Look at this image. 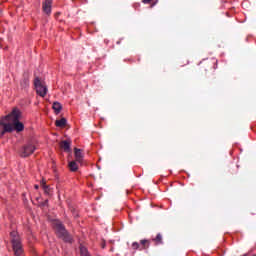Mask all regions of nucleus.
<instances>
[{"instance_id": "f257e3e1", "label": "nucleus", "mask_w": 256, "mask_h": 256, "mask_svg": "<svg viewBox=\"0 0 256 256\" xmlns=\"http://www.w3.org/2000/svg\"><path fill=\"white\" fill-rule=\"evenodd\" d=\"M21 117H23L21 110L18 108H13L11 113L0 118V138L6 133H21L25 130V125L21 122Z\"/></svg>"}, {"instance_id": "f03ea898", "label": "nucleus", "mask_w": 256, "mask_h": 256, "mask_svg": "<svg viewBox=\"0 0 256 256\" xmlns=\"http://www.w3.org/2000/svg\"><path fill=\"white\" fill-rule=\"evenodd\" d=\"M53 225L56 235L57 237H59V239H62V241H64L65 243H73V236L69 234L67 229H65V225H63L61 221L55 220Z\"/></svg>"}, {"instance_id": "7ed1b4c3", "label": "nucleus", "mask_w": 256, "mask_h": 256, "mask_svg": "<svg viewBox=\"0 0 256 256\" xmlns=\"http://www.w3.org/2000/svg\"><path fill=\"white\" fill-rule=\"evenodd\" d=\"M10 239L14 255L24 256L25 254L23 252V244H21V237L19 236V233H17L16 231H12L10 233Z\"/></svg>"}, {"instance_id": "20e7f679", "label": "nucleus", "mask_w": 256, "mask_h": 256, "mask_svg": "<svg viewBox=\"0 0 256 256\" xmlns=\"http://www.w3.org/2000/svg\"><path fill=\"white\" fill-rule=\"evenodd\" d=\"M35 149H37V146H35L34 142H28L26 144H24L20 151H19V155L20 157H30V155H33V153H35Z\"/></svg>"}, {"instance_id": "39448f33", "label": "nucleus", "mask_w": 256, "mask_h": 256, "mask_svg": "<svg viewBox=\"0 0 256 256\" xmlns=\"http://www.w3.org/2000/svg\"><path fill=\"white\" fill-rule=\"evenodd\" d=\"M34 86L37 95H39L40 97H45L47 95V86L43 85V82H41V79L39 77H36L34 79Z\"/></svg>"}, {"instance_id": "423d86ee", "label": "nucleus", "mask_w": 256, "mask_h": 256, "mask_svg": "<svg viewBox=\"0 0 256 256\" xmlns=\"http://www.w3.org/2000/svg\"><path fill=\"white\" fill-rule=\"evenodd\" d=\"M51 5H53V0H44L42 3V11L46 15H51Z\"/></svg>"}, {"instance_id": "0eeeda50", "label": "nucleus", "mask_w": 256, "mask_h": 256, "mask_svg": "<svg viewBox=\"0 0 256 256\" xmlns=\"http://www.w3.org/2000/svg\"><path fill=\"white\" fill-rule=\"evenodd\" d=\"M60 148L65 151V153H71V140H63L60 142Z\"/></svg>"}, {"instance_id": "6e6552de", "label": "nucleus", "mask_w": 256, "mask_h": 256, "mask_svg": "<svg viewBox=\"0 0 256 256\" xmlns=\"http://www.w3.org/2000/svg\"><path fill=\"white\" fill-rule=\"evenodd\" d=\"M74 155L77 163H82L83 162V151L79 148L74 149Z\"/></svg>"}, {"instance_id": "1a4fd4ad", "label": "nucleus", "mask_w": 256, "mask_h": 256, "mask_svg": "<svg viewBox=\"0 0 256 256\" xmlns=\"http://www.w3.org/2000/svg\"><path fill=\"white\" fill-rule=\"evenodd\" d=\"M52 109H54L55 113L59 115V113H61V109H63V106L59 102H54Z\"/></svg>"}, {"instance_id": "9d476101", "label": "nucleus", "mask_w": 256, "mask_h": 256, "mask_svg": "<svg viewBox=\"0 0 256 256\" xmlns=\"http://www.w3.org/2000/svg\"><path fill=\"white\" fill-rule=\"evenodd\" d=\"M149 245H151V242L149 240H141L140 241V251H143L145 249H147L149 247Z\"/></svg>"}, {"instance_id": "9b49d317", "label": "nucleus", "mask_w": 256, "mask_h": 256, "mask_svg": "<svg viewBox=\"0 0 256 256\" xmlns=\"http://www.w3.org/2000/svg\"><path fill=\"white\" fill-rule=\"evenodd\" d=\"M152 241H154L156 245H163V235H161V233H158L157 236L152 239Z\"/></svg>"}, {"instance_id": "f8f14e48", "label": "nucleus", "mask_w": 256, "mask_h": 256, "mask_svg": "<svg viewBox=\"0 0 256 256\" xmlns=\"http://www.w3.org/2000/svg\"><path fill=\"white\" fill-rule=\"evenodd\" d=\"M55 125H56V127L63 128V127H65V125H67V119L61 118L60 120H56Z\"/></svg>"}, {"instance_id": "ddd939ff", "label": "nucleus", "mask_w": 256, "mask_h": 256, "mask_svg": "<svg viewBox=\"0 0 256 256\" xmlns=\"http://www.w3.org/2000/svg\"><path fill=\"white\" fill-rule=\"evenodd\" d=\"M68 167H69L70 171H73V172H75V171H77V169H79V166L77 165V162H75V161L69 162Z\"/></svg>"}, {"instance_id": "4468645a", "label": "nucleus", "mask_w": 256, "mask_h": 256, "mask_svg": "<svg viewBox=\"0 0 256 256\" xmlns=\"http://www.w3.org/2000/svg\"><path fill=\"white\" fill-rule=\"evenodd\" d=\"M22 89H27L29 87V77L24 76L23 80L21 81Z\"/></svg>"}, {"instance_id": "2eb2a0df", "label": "nucleus", "mask_w": 256, "mask_h": 256, "mask_svg": "<svg viewBox=\"0 0 256 256\" xmlns=\"http://www.w3.org/2000/svg\"><path fill=\"white\" fill-rule=\"evenodd\" d=\"M132 249L134 251H137V249H139V251H141V245L138 242H133L132 243Z\"/></svg>"}, {"instance_id": "dca6fc26", "label": "nucleus", "mask_w": 256, "mask_h": 256, "mask_svg": "<svg viewBox=\"0 0 256 256\" xmlns=\"http://www.w3.org/2000/svg\"><path fill=\"white\" fill-rule=\"evenodd\" d=\"M42 189H44V192H45V193H49V191H50V188H49V186H47V185H46V186H43Z\"/></svg>"}, {"instance_id": "f3484780", "label": "nucleus", "mask_w": 256, "mask_h": 256, "mask_svg": "<svg viewBox=\"0 0 256 256\" xmlns=\"http://www.w3.org/2000/svg\"><path fill=\"white\" fill-rule=\"evenodd\" d=\"M41 187H45L47 185V182L45 181V179H42V181L40 182Z\"/></svg>"}, {"instance_id": "a211bd4d", "label": "nucleus", "mask_w": 256, "mask_h": 256, "mask_svg": "<svg viewBox=\"0 0 256 256\" xmlns=\"http://www.w3.org/2000/svg\"><path fill=\"white\" fill-rule=\"evenodd\" d=\"M152 0H142V3H144L145 5L151 3Z\"/></svg>"}, {"instance_id": "6ab92c4d", "label": "nucleus", "mask_w": 256, "mask_h": 256, "mask_svg": "<svg viewBox=\"0 0 256 256\" xmlns=\"http://www.w3.org/2000/svg\"><path fill=\"white\" fill-rule=\"evenodd\" d=\"M71 211H72V213H74V217H78V214L75 213V208H72Z\"/></svg>"}, {"instance_id": "aec40b11", "label": "nucleus", "mask_w": 256, "mask_h": 256, "mask_svg": "<svg viewBox=\"0 0 256 256\" xmlns=\"http://www.w3.org/2000/svg\"><path fill=\"white\" fill-rule=\"evenodd\" d=\"M155 5H156V3H152V4L150 5V8L153 9V7H155Z\"/></svg>"}, {"instance_id": "412c9836", "label": "nucleus", "mask_w": 256, "mask_h": 256, "mask_svg": "<svg viewBox=\"0 0 256 256\" xmlns=\"http://www.w3.org/2000/svg\"><path fill=\"white\" fill-rule=\"evenodd\" d=\"M34 187H35V189H39V185H35Z\"/></svg>"}]
</instances>
